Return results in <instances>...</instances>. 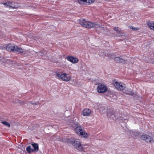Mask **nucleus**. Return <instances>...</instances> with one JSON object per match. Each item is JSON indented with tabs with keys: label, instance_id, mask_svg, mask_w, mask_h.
<instances>
[{
	"label": "nucleus",
	"instance_id": "2eb2a0df",
	"mask_svg": "<svg viewBox=\"0 0 154 154\" xmlns=\"http://www.w3.org/2000/svg\"><path fill=\"white\" fill-rule=\"evenodd\" d=\"M147 24L148 26L152 29L154 30V22L153 21H148Z\"/></svg>",
	"mask_w": 154,
	"mask_h": 154
},
{
	"label": "nucleus",
	"instance_id": "6e6552de",
	"mask_svg": "<svg viewBox=\"0 0 154 154\" xmlns=\"http://www.w3.org/2000/svg\"><path fill=\"white\" fill-rule=\"evenodd\" d=\"M66 59L67 60L72 63H76L78 61V60L77 58L72 56H67Z\"/></svg>",
	"mask_w": 154,
	"mask_h": 154
},
{
	"label": "nucleus",
	"instance_id": "39448f33",
	"mask_svg": "<svg viewBox=\"0 0 154 154\" xmlns=\"http://www.w3.org/2000/svg\"><path fill=\"white\" fill-rule=\"evenodd\" d=\"M98 92L99 93H103L106 92L107 90L106 87L104 85L99 83L97 88Z\"/></svg>",
	"mask_w": 154,
	"mask_h": 154
},
{
	"label": "nucleus",
	"instance_id": "4468645a",
	"mask_svg": "<svg viewBox=\"0 0 154 154\" xmlns=\"http://www.w3.org/2000/svg\"><path fill=\"white\" fill-rule=\"evenodd\" d=\"M2 4L7 7H11L13 8H18L17 6H13V5H11L12 4L10 2H7L5 3H3Z\"/></svg>",
	"mask_w": 154,
	"mask_h": 154
},
{
	"label": "nucleus",
	"instance_id": "423d86ee",
	"mask_svg": "<svg viewBox=\"0 0 154 154\" xmlns=\"http://www.w3.org/2000/svg\"><path fill=\"white\" fill-rule=\"evenodd\" d=\"M75 131L80 136L85 137L87 135L86 133H85L81 128L80 126L77 127L75 130Z\"/></svg>",
	"mask_w": 154,
	"mask_h": 154
},
{
	"label": "nucleus",
	"instance_id": "0eeeda50",
	"mask_svg": "<svg viewBox=\"0 0 154 154\" xmlns=\"http://www.w3.org/2000/svg\"><path fill=\"white\" fill-rule=\"evenodd\" d=\"M140 138L142 140H144L146 142L151 143L152 141L153 142V140L152 137L147 134H144L140 137Z\"/></svg>",
	"mask_w": 154,
	"mask_h": 154
},
{
	"label": "nucleus",
	"instance_id": "ddd939ff",
	"mask_svg": "<svg viewBox=\"0 0 154 154\" xmlns=\"http://www.w3.org/2000/svg\"><path fill=\"white\" fill-rule=\"evenodd\" d=\"M114 61L117 63H125V60L119 57H116L114 59Z\"/></svg>",
	"mask_w": 154,
	"mask_h": 154
},
{
	"label": "nucleus",
	"instance_id": "20e7f679",
	"mask_svg": "<svg viewBox=\"0 0 154 154\" xmlns=\"http://www.w3.org/2000/svg\"><path fill=\"white\" fill-rule=\"evenodd\" d=\"M112 83L116 88L119 90H123L125 89V85L122 83L119 82L114 80L113 81Z\"/></svg>",
	"mask_w": 154,
	"mask_h": 154
},
{
	"label": "nucleus",
	"instance_id": "9d476101",
	"mask_svg": "<svg viewBox=\"0 0 154 154\" xmlns=\"http://www.w3.org/2000/svg\"><path fill=\"white\" fill-rule=\"evenodd\" d=\"M94 0H78V2L81 5H83L85 3L90 5L94 2Z\"/></svg>",
	"mask_w": 154,
	"mask_h": 154
},
{
	"label": "nucleus",
	"instance_id": "b1692460",
	"mask_svg": "<svg viewBox=\"0 0 154 154\" xmlns=\"http://www.w3.org/2000/svg\"><path fill=\"white\" fill-rule=\"evenodd\" d=\"M11 3L12 5H13V6H17L18 7V6L17 5V4L16 3H15L14 2H11Z\"/></svg>",
	"mask_w": 154,
	"mask_h": 154
},
{
	"label": "nucleus",
	"instance_id": "aec40b11",
	"mask_svg": "<svg viewBox=\"0 0 154 154\" xmlns=\"http://www.w3.org/2000/svg\"><path fill=\"white\" fill-rule=\"evenodd\" d=\"M114 29L119 34H123L122 31H121L120 28L118 27H114Z\"/></svg>",
	"mask_w": 154,
	"mask_h": 154
},
{
	"label": "nucleus",
	"instance_id": "412c9836",
	"mask_svg": "<svg viewBox=\"0 0 154 154\" xmlns=\"http://www.w3.org/2000/svg\"><path fill=\"white\" fill-rule=\"evenodd\" d=\"M1 123L8 128H10L11 127L10 124L6 121H2Z\"/></svg>",
	"mask_w": 154,
	"mask_h": 154
},
{
	"label": "nucleus",
	"instance_id": "f03ea898",
	"mask_svg": "<svg viewBox=\"0 0 154 154\" xmlns=\"http://www.w3.org/2000/svg\"><path fill=\"white\" fill-rule=\"evenodd\" d=\"M55 75L58 79H61L64 81H68L71 79V77L69 75L61 72L57 71Z\"/></svg>",
	"mask_w": 154,
	"mask_h": 154
},
{
	"label": "nucleus",
	"instance_id": "7ed1b4c3",
	"mask_svg": "<svg viewBox=\"0 0 154 154\" xmlns=\"http://www.w3.org/2000/svg\"><path fill=\"white\" fill-rule=\"evenodd\" d=\"M72 143L77 149L81 151L83 150V148L79 139H75L73 141H72Z\"/></svg>",
	"mask_w": 154,
	"mask_h": 154
},
{
	"label": "nucleus",
	"instance_id": "f257e3e1",
	"mask_svg": "<svg viewBox=\"0 0 154 154\" xmlns=\"http://www.w3.org/2000/svg\"><path fill=\"white\" fill-rule=\"evenodd\" d=\"M79 23L83 27L87 28L93 27L96 28L100 27V26L97 24L93 22H90L89 21H86L84 19L80 20Z\"/></svg>",
	"mask_w": 154,
	"mask_h": 154
},
{
	"label": "nucleus",
	"instance_id": "4be33fe9",
	"mask_svg": "<svg viewBox=\"0 0 154 154\" xmlns=\"http://www.w3.org/2000/svg\"><path fill=\"white\" fill-rule=\"evenodd\" d=\"M15 51L20 53L23 52V49L21 48H18L17 46H16Z\"/></svg>",
	"mask_w": 154,
	"mask_h": 154
},
{
	"label": "nucleus",
	"instance_id": "f3484780",
	"mask_svg": "<svg viewBox=\"0 0 154 154\" xmlns=\"http://www.w3.org/2000/svg\"><path fill=\"white\" fill-rule=\"evenodd\" d=\"M125 93L128 95H129L134 97V94L131 89H129L125 91Z\"/></svg>",
	"mask_w": 154,
	"mask_h": 154
},
{
	"label": "nucleus",
	"instance_id": "a211bd4d",
	"mask_svg": "<svg viewBox=\"0 0 154 154\" xmlns=\"http://www.w3.org/2000/svg\"><path fill=\"white\" fill-rule=\"evenodd\" d=\"M47 54V52L44 50H42L38 52V54L41 56H43Z\"/></svg>",
	"mask_w": 154,
	"mask_h": 154
},
{
	"label": "nucleus",
	"instance_id": "f8f14e48",
	"mask_svg": "<svg viewBox=\"0 0 154 154\" xmlns=\"http://www.w3.org/2000/svg\"><path fill=\"white\" fill-rule=\"evenodd\" d=\"M118 115L117 113H113V112H111L109 113L108 114V116L109 117H111L113 119H116L119 118V117L117 116V115Z\"/></svg>",
	"mask_w": 154,
	"mask_h": 154
},
{
	"label": "nucleus",
	"instance_id": "dca6fc26",
	"mask_svg": "<svg viewBox=\"0 0 154 154\" xmlns=\"http://www.w3.org/2000/svg\"><path fill=\"white\" fill-rule=\"evenodd\" d=\"M32 145L33 147L34 148L33 149V152H37L38 150V146L37 144L36 143H34L32 144Z\"/></svg>",
	"mask_w": 154,
	"mask_h": 154
},
{
	"label": "nucleus",
	"instance_id": "393cba45",
	"mask_svg": "<svg viewBox=\"0 0 154 154\" xmlns=\"http://www.w3.org/2000/svg\"><path fill=\"white\" fill-rule=\"evenodd\" d=\"M29 103H30L31 104H35V105L37 104L36 103H33L32 101L29 102Z\"/></svg>",
	"mask_w": 154,
	"mask_h": 154
},
{
	"label": "nucleus",
	"instance_id": "9b49d317",
	"mask_svg": "<svg viewBox=\"0 0 154 154\" xmlns=\"http://www.w3.org/2000/svg\"><path fill=\"white\" fill-rule=\"evenodd\" d=\"M91 110L88 109H85L82 111V114L84 116H89L91 113Z\"/></svg>",
	"mask_w": 154,
	"mask_h": 154
},
{
	"label": "nucleus",
	"instance_id": "5701e85b",
	"mask_svg": "<svg viewBox=\"0 0 154 154\" xmlns=\"http://www.w3.org/2000/svg\"><path fill=\"white\" fill-rule=\"evenodd\" d=\"M130 28L134 30H137L139 29V28L138 27H134L132 26H131Z\"/></svg>",
	"mask_w": 154,
	"mask_h": 154
},
{
	"label": "nucleus",
	"instance_id": "1a4fd4ad",
	"mask_svg": "<svg viewBox=\"0 0 154 154\" xmlns=\"http://www.w3.org/2000/svg\"><path fill=\"white\" fill-rule=\"evenodd\" d=\"M16 48V46L14 44H9L7 46L6 49L8 51H15Z\"/></svg>",
	"mask_w": 154,
	"mask_h": 154
},
{
	"label": "nucleus",
	"instance_id": "a878e982",
	"mask_svg": "<svg viewBox=\"0 0 154 154\" xmlns=\"http://www.w3.org/2000/svg\"><path fill=\"white\" fill-rule=\"evenodd\" d=\"M123 121H124V122H127V120H126V119H124Z\"/></svg>",
	"mask_w": 154,
	"mask_h": 154
},
{
	"label": "nucleus",
	"instance_id": "6ab92c4d",
	"mask_svg": "<svg viewBox=\"0 0 154 154\" xmlns=\"http://www.w3.org/2000/svg\"><path fill=\"white\" fill-rule=\"evenodd\" d=\"M26 150L29 153L33 152V149L31 148V146L29 145L26 148Z\"/></svg>",
	"mask_w": 154,
	"mask_h": 154
}]
</instances>
